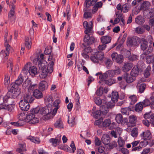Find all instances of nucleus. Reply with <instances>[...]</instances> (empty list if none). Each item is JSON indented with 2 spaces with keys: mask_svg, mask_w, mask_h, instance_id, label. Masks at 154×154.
Wrapping results in <instances>:
<instances>
[{
  "mask_svg": "<svg viewBox=\"0 0 154 154\" xmlns=\"http://www.w3.org/2000/svg\"><path fill=\"white\" fill-rule=\"evenodd\" d=\"M31 63L29 62L28 63L26 64L24 68L22 70V72L25 74H26L27 72H29V70L30 68Z\"/></svg>",
  "mask_w": 154,
  "mask_h": 154,
  "instance_id": "43",
  "label": "nucleus"
},
{
  "mask_svg": "<svg viewBox=\"0 0 154 154\" xmlns=\"http://www.w3.org/2000/svg\"><path fill=\"white\" fill-rule=\"evenodd\" d=\"M130 10V5L127 4H125L122 5V11L126 13Z\"/></svg>",
  "mask_w": 154,
  "mask_h": 154,
  "instance_id": "46",
  "label": "nucleus"
},
{
  "mask_svg": "<svg viewBox=\"0 0 154 154\" xmlns=\"http://www.w3.org/2000/svg\"><path fill=\"white\" fill-rule=\"evenodd\" d=\"M135 31L137 33L141 34L145 32V29L141 26H139L135 29Z\"/></svg>",
  "mask_w": 154,
  "mask_h": 154,
  "instance_id": "47",
  "label": "nucleus"
},
{
  "mask_svg": "<svg viewBox=\"0 0 154 154\" xmlns=\"http://www.w3.org/2000/svg\"><path fill=\"white\" fill-rule=\"evenodd\" d=\"M109 71L111 77L114 76L116 75L119 74L121 72V69L119 67L116 66V67L115 69Z\"/></svg>",
  "mask_w": 154,
  "mask_h": 154,
  "instance_id": "19",
  "label": "nucleus"
},
{
  "mask_svg": "<svg viewBox=\"0 0 154 154\" xmlns=\"http://www.w3.org/2000/svg\"><path fill=\"white\" fill-rule=\"evenodd\" d=\"M111 123V121L109 119H107L103 122L102 127H107L109 126Z\"/></svg>",
  "mask_w": 154,
  "mask_h": 154,
  "instance_id": "54",
  "label": "nucleus"
},
{
  "mask_svg": "<svg viewBox=\"0 0 154 154\" xmlns=\"http://www.w3.org/2000/svg\"><path fill=\"white\" fill-rule=\"evenodd\" d=\"M141 70L140 69L138 66H135L132 69L131 74L133 75L134 76L136 77L137 75L139 72Z\"/></svg>",
  "mask_w": 154,
  "mask_h": 154,
  "instance_id": "26",
  "label": "nucleus"
},
{
  "mask_svg": "<svg viewBox=\"0 0 154 154\" xmlns=\"http://www.w3.org/2000/svg\"><path fill=\"white\" fill-rule=\"evenodd\" d=\"M150 5V3L148 1H145L141 4L140 9L141 10L146 11L147 10Z\"/></svg>",
  "mask_w": 154,
  "mask_h": 154,
  "instance_id": "30",
  "label": "nucleus"
},
{
  "mask_svg": "<svg viewBox=\"0 0 154 154\" xmlns=\"http://www.w3.org/2000/svg\"><path fill=\"white\" fill-rule=\"evenodd\" d=\"M48 87L47 82L45 81H41L39 85V88L40 90L44 91L47 90Z\"/></svg>",
  "mask_w": 154,
  "mask_h": 154,
  "instance_id": "20",
  "label": "nucleus"
},
{
  "mask_svg": "<svg viewBox=\"0 0 154 154\" xmlns=\"http://www.w3.org/2000/svg\"><path fill=\"white\" fill-rule=\"evenodd\" d=\"M105 63L107 68L109 69L111 66L112 62L111 59L107 58L106 59Z\"/></svg>",
  "mask_w": 154,
  "mask_h": 154,
  "instance_id": "55",
  "label": "nucleus"
},
{
  "mask_svg": "<svg viewBox=\"0 0 154 154\" xmlns=\"http://www.w3.org/2000/svg\"><path fill=\"white\" fill-rule=\"evenodd\" d=\"M95 54L99 60H101L103 59L104 53L102 51H97L95 53Z\"/></svg>",
  "mask_w": 154,
  "mask_h": 154,
  "instance_id": "41",
  "label": "nucleus"
},
{
  "mask_svg": "<svg viewBox=\"0 0 154 154\" xmlns=\"http://www.w3.org/2000/svg\"><path fill=\"white\" fill-rule=\"evenodd\" d=\"M115 104L114 103L107 102L103 104L100 107V110H101L102 113L104 115L106 114L108 112L109 108H112L114 107Z\"/></svg>",
  "mask_w": 154,
  "mask_h": 154,
  "instance_id": "5",
  "label": "nucleus"
},
{
  "mask_svg": "<svg viewBox=\"0 0 154 154\" xmlns=\"http://www.w3.org/2000/svg\"><path fill=\"white\" fill-rule=\"evenodd\" d=\"M94 100L95 103L97 105H100L102 103L101 100L99 97L94 98Z\"/></svg>",
  "mask_w": 154,
  "mask_h": 154,
  "instance_id": "64",
  "label": "nucleus"
},
{
  "mask_svg": "<svg viewBox=\"0 0 154 154\" xmlns=\"http://www.w3.org/2000/svg\"><path fill=\"white\" fill-rule=\"evenodd\" d=\"M60 103V101L59 100H55L53 106L55 107L54 109H52V112H53V115H55L57 113V109L60 107L59 104Z\"/></svg>",
  "mask_w": 154,
  "mask_h": 154,
  "instance_id": "21",
  "label": "nucleus"
},
{
  "mask_svg": "<svg viewBox=\"0 0 154 154\" xmlns=\"http://www.w3.org/2000/svg\"><path fill=\"white\" fill-rule=\"evenodd\" d=\"M32 95L33 97L36 99H40L42 98L43 97V94L40 90L38 89H34L32 90Z\"/></svg>",
  "mask_w": 154,
  "mask_h": 154,
  "instance_id": "11",
  "label": "nucleus"
},
{
  "mask_svg": "<svg viewBox=\"0 0 154 154\" xmlns=\"http://www.w3.org/2000/svg\"><path fill=\"white\" fill-rule=\"evenodd\" d=\"M101 141L105 145L109 144L110 142V137L107 134H103L101 138Z\"/></svg>",
  "mask_w": 154,
  "mask_h": 154,
  "instance_id": "15",
  "label": "nucleus"
},
{
  "mask_svg": "<svg viewBox=\"0 0 154 154\" xmlns=\"http://www.w3.org/2000/svg\"><path fill=\"white\" fill-rule=\"evenodd\" d=\"M119 98V95L118 92L114 91L112 93L111 99L114 102H117Z\"/></svg>",
  "mask_w": 154,
  "mask_h": 154,
  "instance_id": "39",
  "label": "nucleus"
},
{
  "mask_svg": "<svg viewBox=\"0 0 154 154\" xmlns=\"http://www.w3.org/2000/svg\"><path fill=\"white\" fill-rule=\"evenodd\" d=\"M131 111L129 107L123 108L121 109V112L123 114L129 115L130 112Z\"/></svg>",
  "mask_w": 154,
  "mask_h": 154,
  "instance_id": "45",
  "label": "nucleus"
},
{
  "mask_svg": "<svg viewBox=\"0 0 154 154\" xmlns=\"http://www.w3.org/2000/svg\"><path fill=\"white\" fill-rule=\"evenodd\" d=\"M8 93H10V94L9 95L11 97V96L12 98H15L17 97L19 94V93L17 91H14V92L12 91L11 92V91H9Z\"/></svg>",
  "mask_w": 154,
  "mask_h": 154,
  "instance_id": "56",
  "label": "nucleus"
},
{
  "mask_svg": "<svg viewBox=\"0 0 154 154\" xmlns=\"http://www.w3.org/2000/svg\"><path fill=\"white\" fill-rule=\"evenodd\" d=\"M93 21H90L89 23L86 21H85L83 23V25L85 29V33L86 34L84 39L85 43L83 45L85 46L86 45H90L94 42V38L93 36L90 37L88 33H90L93 28Z\"/></svg>",
  "mask_w": 154,
  "mask_h": 154,
  "instance_id": "1",
  "label": "nucleus"
},
{
  "mask_svg": "<svg viewBox=\"0 0 154 154\" xmlns=\"http://www.w3.org/2000/svg\"><path fill=\"white\" fill-rule=\"evenodd\" d=\"M19 105L21 109L24 111L28 110L30 108L29 103L23 100H21L20 101Z\"/></svg>",
  "mask_w": 154,
  "mask_h": 154,
  "instance_id": "8",
  "label": "nucleus"
},
{
  "mask_svg": "<svg viewBox=\"0 0 154 154\" xmlns=\"http://www.w3.org/2000/svg\"><path fill=\"white\" fill-rule=\"evenodd\" d=\"M33 109L35 114L39 113L43 116L42 119L44 120L50 119L52 117V116H54L52 111V109L47 106L40 108L37 107Z\"/></svg>",
  "mask_w": 154,
  "mask_h": 154,
  "instance_id": "2",
  "label": "nucleus"
},
{
  "mask_svg": "<svg viewBox=\"0 0 154 154\" xmlns=\"http://www.w3.org/2000/svg\"><path fill=\"white\" fill-rule=\"evenodd\" d=\"M9 75H5L4 84L5 85H8L10 83Z\"/></svg>",
  "mask_w": 154,
  "mask_h": 154,
  "instance_id": "60",
  "label": "nucleus"
},
{
  "mask_svg": "<svg viewBox=\"0 0 154 154\" xmlns=\"http://www.w3.org/2000/svg\"><path fill=\"white\" fill-rule=\"evenodd\" d=\"M26 150V146L25 144L24 143L19 144V147L16 149L17 151L19 153H21Z\"/></svg>",
  "mask_w": 154,
  "mask_h": 154,
  "instance_id": "40",
  "label": "nucleus"
},
{
  "mask_svg": "<svg viewBox=\"0 0 154 154\" xmlns=\"http://www.w3.org/2000/svg\"><path fill=\"white\" fill-rule=\"evenodd\" d=\"M129 122L131 123H135L137 121V118L136 116L134 115H131L129 117Z\"/></svg>",
  "mask_w": 154,
  "mask_h": 154,
  "instance_id": "52",
  "label": "nucleus"
},
{
  "mask_svg": "<svg viewBox=\"0 0 154 154\" xmlns=\"http://www.w3.org/2000/svg\"><path fill=\"white\" fill-rule=\"evenodd\" d=\"M103 121V118H100L99 119L95 121L94 124L96 125H97L100 128L102 127Z\"/></svg>",
  "mask_w": 154,
  "mask_h": 154,
  "instance_id": "48",
  "label": "nucleus"
},
{
  "mask_svg": "<svg viewBox=\"0 0 154 154\" xmlns=\"http://www.w3.org/2000/svg\"><path fill=\"white\" fill-rule=\"evenodd\" d=\"M100 39L102 42L106 44L110 42L111 38L109 36L106 35L102 36Z\"/></svg>",
  "mask_w": 154,
  "mask_h": 154,
  "instance_id": "23",
  "label": "nucleus"
},
{
  "mask_svg": "<svg viewBox=\"0 0 154 154\" xmlns=\"http://www.w3.org/2000/svg\"><path fill=\"white\" fill-rule=\"evenodd\" d=\"M101 112L102 113L101 110H97L94 113V117L96 119H97L100 116Z\"/></svg>",
  "mask_w": 154,
  "mask_h": 154,
  "instance_id": "59",
  "label": "nucleus"
},
{
  "mask_svg": "<svg viewBox=\"0 0 154 154\" xmlns=\"http://www.w3.org/2000/svg\"><path fill=\"white\" fill-rule=\"evenodd\" d=\"M98 75H100L99 76V79L101 80H105V79L111 77L109 71H106L105 73L102 74L101 72H99L97 73L95 75L97 76Z\"/></svg>",
  "mask_w": 154,
  "mask_h": 154,
  "instance_id": "12",
  "label": "nucleus"
},
{
  "mask_svg": "<svg viewBox=\"0 0 154 154\" xmlns=\"http://www.w3.org/2000/svg\"><path fill=\"white\" fill-rule=\"evenodd\" d=\"M49 141L50 143H52L53 146H55L57 144L59 143L61 141L60 137L57 138H51L49 140Z\"/></svg>",
  "mask_w": 154,
  "mask_h": 154,
  "instance_id": "32",
  "label": "nucleus"
},
{
  "mask_svg": "<svg viewBox=\"0 0 154 154\" xmlns=\"http://www.w3.org/2000/svg\"><path fill=\"white\" fill-rule=\"evenodd\" d=\"M135 21L137 24L140 25L143 24L145 21L144 18L140 16H138L135 18Z\"/></svg>",
  "mask_w": 154,
  "mask_h": 154,
  "instance_id": "36",
  "label": "nucleus"
},
{
  "mask_svg": "<svg viewBox=\"0 0 154 154\" xmlns=\"http://www.w3.org/2000/svg\"><path fill=\"white\" fill-rule=\"evenodd\" d=\"M144 117L145 119H150V122L154 126V113H146L144 115Z\"/></svg>",
  "mask_w": 154,
  "mask_h": 154,
  "instance_id": "16",
  "label": "nucleus"
},
{
  "mask_svg": "<svg viewBox=\"0 0 154 154\" xmlns=\"http://www.w3.org/2000/svg\"><path fill=\"white\" fill-rule=\"evenodd\" d=\"M128 98L130 101V104L131 105L134 104L137 101V97L135 95H131Z\"/></svg>",
  "mask_w": 154,
  "mask_h": 154,
  "instance_id": "33",
  "label": "nucleus"
},
{
  "mask_svg": "<svg viewBox=\"0 0 154 154\" xmlns=\"http://www.w3.org/2000/svg\"><path fill=\"white\" fill-rule=\"evenodd\" d=\"M137 86L139 88V91L140 93L143 92L146 87V85L145 83H142L140 84V81L138 82Z\"/></svg>",
  "mask_w": 154,
  "mask_h": 154,
  "instance_id": "24",
  "label": "nucleus"
},
{
  "mask_svg": "<svg viewBox=\"0 0 154 154\" xmlns=\"http://www.w3.org/2000/svg\"><path fill=\"white\" fill-rule=\"evenodd\" d=\"M15 12V6L13 5L11 8L8 13V18L11 19L14 15Z\"/></svg>",
  "mask_w": 154,
  "mask_h": 154,
  "instance_id": "34",
  "label": "nucleus"
},
{
  "mask_svg": "<svg viewBox=\"0 0 154 154\" xmlns=\"http://www.w3.org/2000/svg\"><path fill=\"white\" fill-rule=\"evenodd\" d=\"M133 66V64L131 62L125 63L122 67V70L125 72H127L131 69Z\"/></svg>",
  "mask_w": 154,
  "mask_h": 154,
  "instance_id": "17",
  "label": "nucleus"
},
{
  "mask_svg": "<svg viewBox=\"0 0 154 154\" xmlns=\"http://www.w3.org/2000/svg\"><path fill=\"white\" fill-rule=\"evenodd\" d=\"M47 102L48 103V104L52 105L53 103V100L52 97L51 96H48L46 97L45 99Z\"/></svg>",
  "mask_w": 154,
  "mask_h": 154,
  "instance_id": "58",
  "label": "nucleus"
},
{
  "mask_svg": "<svg viewBox=\"0 0 154 154\" xmlns=\"http://www.w3.org/2000/svg\"><path fill=\"white\" fill-rule=\"evenodd\" d=\"M27 139L35 143H39L40 142V140L37 137L29 136Z\"/></svg>",
  "mask_w": 154,
  "mask_h": 154,
  "instance_id": "37",
  "label": "nucleus"
},
{
  "mask_svg": "<svg viewBox=\"0 0 154 154\" xmlns=\"http://www.w3.org/2000/svg\"><path fill=\"white\" fill-rule=\"evenodd\" d=\"M55 127L57 128H63V125L61 120L60 119H59L55 123L54 125Z\"/></svg>",
  "mask_w": 154,
  "mask_h": 154,
  "instance_id": "44",
  "label": "nucleus"
},
{
  "mask_svg": "<svg viewBox=\"0 0 154 154\" xmlns=\"http://www.w3.org/2000/svg\"><path fill=\"white\" fill-rule=\"evenodd\" d=\"M29 72L30 74L32 76L37 74L38 72V71H37V68L34 66L31 67L29 70Z\"/></svg>",
  "mask_w": 154,
  "mask_h": 154,
  "instance_id": "28",
  "label": "nucleus"
},
{
  "mask_svg": "<svg viewBox=\"0 0 154 154\" xmlns=\"http://www.w3.org/2000/svg\"><path fill=\"white\" fill-rule=\"evenodd\" d=\"M111 56L113 60L117 63H121L123 61V56L122 55H118L116 53H113Z\"/></svg>",
  "mask_w": 154,
  "mask_h": 154,
  "instance_id": "10",
  "label": "nucleus"
},
{
  "mask_svg": "<svg viewBox=\"0 0 154 154\" xmlns=\"http://www.w3.org/2000/svg\"><path fill=\"white\" fill-rule=\"evenodd\" d=\"M23 81V77L22 76L21 74H20L15 81V84H13L12 85V87L14 88H16V85H17V86H20L22 84Z\"/></svg>",
  "mask_w": 154,
  "mask_h": 154,
  "instance_id": "14",
  "label": "nucleus"
},
{
  "mask_svg": "<svg viewBox=\"0 0 154 154\" xmlns=\"http://www.w3.org/2000/svg\"><path fill=\"white\" fill-rule=\"evenodd\" d=\"M93 5V4L91 0H85L84 3V6L85 8L84 9L83 11H87V8H89L90 6Z\"/></svg>",
  "mask_w": 154,
  "mask_h": 154,
  "instance_id": "31",
  "label": "nucleus"
},
{
  "mask_svg": "<svg viewBox=\"0 0 154 154\" xmlns=\"http://www.w3.org/2000/svg\"><path fill=\"white\" fill-rule=\"evenodd\" d=\"M122 118V115L121 114H118L116 116V120L118 123H121V124H124L127 122V119L126 118H124L123 119Z\"/></svg>",
  "mask_w": 154,
  "mask_h": 154,
  "instance_id": "13",
  "label": "nucleus"
},
{
  "mask_svg": "<svg viewBox=\"0 0 154 154\" xmlns=\"http://www.w3.org/2000/svg\"><path fill=\"white\" fill-rule=\"evenodd\" d=\"M150 71L151 67L148 66L144 72V75L145 78H147L150 76Z\"/></svg>",
  "mask_w": 154,
  "mask_h": 154,
  "instance_id": "42",
  "label": "nucleus"
},
{
  "mask_svg": "<svg viewBox=\"0 0 154 154\" xmlns=\"http://www.w3.org/2000/svg\"><path fill=\"white\" fill-rule=\"evenodd\" d=\"M38 65L39 68L38 73L40 74V75L41 78H45L49 74L52 73L49 72V68L47 67V66L45 65L44 63H42L40 60H38Z\"/></svg>",
  "mask_w": 154,
  "mask_h": 154,
  "instance_id": "3",
  "label": "nucleus"
},
{
  "mask_svg": "<svg viewBox=\"0 0 154 154\" xmlns=\"http://www.w3.org/2000/svg\"><path fill=\"white\" fill-rule=\"evenodd\" d=\"M23 98V100L29 103H32L35 99L32 95L29 93L25 95Z\"/></svg>",
  "mask_w": 154,
  "mask_h": 154,
  "instance_id": "18",
  "label": "nucleus"
},
{
  "mask_svg": "<svg viewBox=\"0 0 154 154\" xmlns=\"http://www.w3.org/2000/svg\"><path fill=\"white\" fill-rule=\"evenodd\" d=\"M143 105L141 102L137 103L135 106V110L136 112H139L141 111L143 109Z\"/></svg>",
  "mask_w": 154,
  "mask_h": 154,
  "instance_id": "35",
  "label": "nucleus"
},
{
  "mask_svg": "<svg viewBox=\"0 0 154 154\" xmlns=\"http://www.w3.org/2000/svg\"><path fill=\"white\" fill-rule=\"evenodd\" d=\"M23 89H28V92H29L37 87V84H33L32 82L29 79H26L23 82L22 85Z\"/></svg>",
  "mask_w": 154,
  "mask_h": 154,
  "instance_id": "4",
  "label": "nucleus"
},
{
  "mask_svg": "<svg viewBox=\"0 0 154 154\" xmlns=\"http://www.w3.org/2000/svg\"><path fill=\"white\" fill-rule=\"evenodd\" d=\"M140 38L137 36L128 38L127 41V45L129 46H136L140 42Z\"/></svg>",
  "mask_w": 154,
  "mask_h": 154,
  "instance_id": "7",
  "label": "nucleus"
},
{
  "mask_svg": "<svg viewBox=\"0 0 154 154\" xmlns=\"http://www.w3.org/2000/svg\"><path fill=\"white\" fill-rule=\"evenodd\" d=\"M59 147L60 149L67 152H69L70 151V148L67 145H64L63 146H61Z\"/></svg>",
  "mask_w": 154,
  "mask_h": 154,
  "instance_id": "63",
  "label": "nucleus"
},
{
  "mask_svg": "<svg viewBox=\"0 0 154 154\" xmlns=\"http://www.w3.org/2000/svg\"><path fill=\"white\" fill-rule=\"evenodd\" d=\"M123 78L125 80L127 83H130L135 80L136 77L131 74H129L126 73L123 75Z\"/></svg>",
  "mask_w": 154,
  "mask_h": 154,
  "instance_id": "9",
  "label": "nucleus"
},
{
  "mask_svg": "<svg viewBox=\"0 0 154 154\" xmlns=\"http://www.w3.org/2000/svg\"><path fill=\"white\" fill-rule=\"evenodd\" d=\"M138 129L137 128H134L131 131V134L133 137H136L138 135Z\"/></svg>",
  "mask_w": 154,
  "mask_h": 154,
  "instance_id": "49",
  "label": "nucleus"
},
{
  "mask_svg": "<svg viewBox=\"0 0 154 154\" xmlns=\"http://www.w3.org/2000/svg\"><path fill=\"white\" fill-rule=\"evenodd\" d=\"M140 136L144 140L149 139L151 137V133L149 131L147 130L145 132H143Z\"/></svg>",
  "mask_w": 154,
  "mask_h": 154,
  "instance_id": "22",
  "label": "nucleus"
},
{
  "mask_svg": "<svg viewBox=\"0 0 154 154\" xmlns=\"http://www.w3.org/2000/svg\"><path fill=\"white\" fill-rule=\"evenodd\" d=\"M25 46L26 48L28 49H29L31 48L32 42L31 39H29L28 37L25 38Z\"/></svg>",
  "mask_w": 154,
  "mask_h": 154,
  "instance_id": "29",
  "label": "nucleus"
},
{
  "mask_svg": "<svg viewBox=\"0 0 154 154\" xmlns=\"http://www.w3.org/2000/svg\"><path fill=\"white\" fill-rule=\"evenodd\" d=\"M118 143L119 146L120 147H123L124 146L125 144V140H123L122 138L121 137H119V138L118 140Z\"/></svg>",
  "mask_w": 154,
  "mask_h": 154,
  "instance_id": "53",
  "label": "nucleus"
},
{
  "mask_svg": "<svg viewBox=\"0 0 154 154\" xmlns=\"http://www.w3.org/2000/svg\"><path fill=\"white\" fill-rule=\"evenodd\" d=\"M142 103L144 107L148 106L150 105L151 103L149 100L148 99H145Z\"/></svg>",
  "mask_w": 154,
  "mask_h": 154,
  "instance_id": "57",
  "label": "nucleus"
},
{
  "mask_svg": "<svg viewBox=\"0 0 154 154\" xmlns=\"http://www.w3.org/2000/svg\"><path fill=\"white\" fill-rule=\"evenodd\" d=\"M103 93V88L102 87H100L97 90L96 94L97 96H100L102 95Z\"/></svg>",
  "mask_w": 154,
  "mask_h": 154,
  "instance_id": "61",
  "label": "nucleus"
},
{
  "mask_svg": "<svg viewBox=\"0 0 154 154\" xmlns=\"http://www.w3.org/2000/svg\"><path fill=\"white\" fill-rule=\"evenodd\" d=\"M10 94V93H8L7 95L3 97V101L4 103H7L11 99Z\"/></svg>",
  "mask_w": 154,
  "mask_h": 154,
  "instance_id": "51",
  "label": "nucleus"
},
{
  "mask_svg": "<svg viewBox=\"0 0 154 154\" xmlns=\"http://www.w3.org/2000/svg\"><path fill=\"white\" fill-rule=\"evenodd\" d=\"M3 109L6 110L9 112L12 111L14 109V106L12 104H9L8 105H6L4 104H3Z\"/></svg>",
  "mask_w": 154,
  "mask_h": 154,
  "instance_id": "38",
  "label": "nucleus"
},
{
  "mask_svg": "<svg viewBox=\"0 0 154 154\" xmlns=\"http://www.w3.org/2000/svg\"><path fill=\"white\" fill-rule=\"evenodd\" d=\"M54 62L53 61H51L49 63L47 67L49 68V72H52L53 70V66L54 65Z\"/></svg>",
  "mask_w": 154,
  "mask_h": 154,
  "instance_id": "62",
  "label": "nucleus"
},
{
  "mask_svg": "<svg viewBox=\"0 0 154 154\" xmlns=\"http://www.w3.org/2000/svg\"><path fill=\"white\" fill-rule=\"evenodd\" d=\"M68 122L71 126H72L75 124V117L74 116H72L71 119H69V116H68Z\"/></svg>",
  "mask_w": 154,
  "mask_h": 154,
  "instance_id": "50",
  "label": "nucleus"
},
{
  "mask_svg": "<svg viewBox=\"0 0 154 154\" xmlns=\"http://www.w3.org/2000/svg\"><path fill=\"white\" fill-rule=\"evenodd\" d=\"M115 81L114 80L110 79H109L105 80H100L99 81V82L100 84L102 83V85H103V83H105L109 85H111L115 83Z\"/></svg>",
  "mask_w": 154,
  "mask_h": 154,
  "instance_id": "27",
  "label": "nucleus"
},
{
  "mask_svg": "<svg viewBox=\"0 0 154 154\" xmlns=\"http://www.w3.org/2000/svg\"><path fill=\"white\" fill-rule=\"evenodd\" d=\"M36 114L34 112L33 109L31 110L30 113L26 117L29 123L34 124L38 122V119L35 117V115Z\"/></svg>",
  "mask_w": 154,
  "mask_h": 154,
  "instance_id": "6",
  "label": "nucleus"
},
{
  "mask_svg": "<svg viewBox=\"0 0 154 154\" xmlns=\"http://www.w3.org/2000/svg\"><path fill=\"white\" fill-rule=\"evenodd\" d=\"M26 117L24 112H21L18 115V118L19 121L24 125L25 123V120Z\"/></svg>",
  "mask_w": 154,
  "mask_h": 154,
  "instance_id": "25",
  "label": "nucleus"
}]
</instances>
